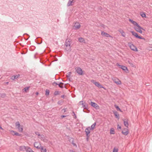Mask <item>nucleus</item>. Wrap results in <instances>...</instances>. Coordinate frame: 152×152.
I'll return each instance as SVG.
<instances>
[{
    "label": "nucleus",
    "mask_w": 152,
    "mask_h": 152,
    "mask_svg": "<svg viewBox=\"0 0 152 152\" xmlns=\"http://www.w3.org/2000/svg\"><path fill=\"white\" fill-rule=\"evenodd\" d=\"M58 85H58V86L59 87V86H60V85L61 84H64V83H62V82H58Z\"/></svg>",
    "instance_id": "nucleus-44"
},
{
    "label": "nucleus",
    "mask_w": 152,
    "mask_h": 152,
    "mask_svg": "<svg viewBox=\"0 0 152 152\" xmlns=\"http://www.w3.org/2000/svg\"><path fill=\"white\" fill-rule=\"evenodd\" d=\"M36 95H38V94H39V93L38 92H36Z\"/></svg>",
    "instance_id": "nucleus-56"
},
{
    "label": "nucleus",
    "mask_w": 152,
    "mask_h": 152,
    "mask_svg": "<svg viewBox=\"0 0 152 152\" xmlns=\"http://www.w3.org/2000/svg\"><path fill=\"white\" fill-rule=\"evenodd\" d=\"M73 113L74 115V118H76V115H75V112H73Z\"/></svg>",
    "instance_id": "nucleus-50"
},
{
    "label": "nucleus",
    "mask_w": 152,
    "mask_h": 152,
    "mask_svg": "<svg viewBox=\"0 0 152 152\" xmlns=\"http://www.w3.org/2000/svg\"><path fill=\"white\" fill-rule=\"evenodd\" d=\"M135 29L137 31L141 34L142 33V31L141 30L143 29V28L139 25L138 26H136L135 28Z\"/></svg>",
    "instance_id": "nucleus-7"
},
{
    "label": "nucleus",
    "mask_w": 152,
    "mask_h": 152,
    "mask_svg": "<svg viewBox=\"0 0 152 152\" xmlns=\"http://www.w3.org/2000/svg\"><path fill=\"white\" fill-rule=\"evenodd\" d=\"M40 149H41V152H46L47 150L46 148L44 149L43 147V146L41 147Z\"/></svg>",
    "instance_id": "nucleus-27"
},
{
    "label": "nucleus",
    "mask_w": 152,
    "mask_h": 152,
    "mask_svg": "<svg viewBox=\"0 0 152 152\" xmlns=\"http://www.w3.org/2000/svg\"><path fill=\"white\" fill-rule=\"evenodd\" d=\"M28 147V146H20L19 147V149L20 151H24L25 150L26 151Z\"/></svg>",
    "instance_id": "nucleus-13"
},
{
    "label": "nucleus",
    "mask_w": 152,
    "mask_h": 152,
    "mask_svg": "<svg viewBox=\"0 0 152 152\" xmlns=\"http://www.w3.org/2000/svg\"><path fill=\"white\" fill-rule=\"evenodd\" d=\"M117 64V66H118L119 68L123 70L124 71H125L126 70L128 71V69L127 68V67L126 66H125L123 65H120L118 64Z\"/></svg>",
    "instance_id": "nucleus-14"
},
{
    "label": "nucleus",
    "mask_w": 152,
    "mask_h": 152,
    "mask_svg": "<svg viewBox=\"0 0 152 152\" xmlns=\"http://www.w3.org/2000/svg\"><path fill=\"white\" fill-rule=\"evenodd\" d=\"M72 144L74 145V146L76 145L75 143H72Z\"/></svg>",
    "instance_id": "nucleus-57"
},
{
    "label": "nucleus",
    "mask_w": 152,
    "mask_h": 152,
    "mask_svg": "<svg viewBox=\"0 0 152 152\" xmlns=\"http://www.w3.org/2000/svg\"><path fill=\"white\" fill-rule=\"evenodd\" d=\"M132 34L137 38H138L139 39H143L144 40L145 39L144 38L142 37L138 36V34L135 32L132 31Z\"/></svg>",
    "instance_id": "nucleus-5"
},
{
    "label": "nucleus",
    "mask_w": 152,
    "mask_h": 152,
    "mask_svg": "<svg viewBox=\"0 0 152 152\" xmlns=\"http://www.w3.org/2000/svg\"><path fill=\"white\" fill-rule=\"evenodd\" d=\"M91 105L92 107H94L95 108L97 109H99V106L96 103L92 102H91Z\"/></svg>",
    "instance_id": "nucleus-11"
},
{
    "label": "nucleus",
    "mask_w": 152,
    "mask_h": 152,
    "mask_svg": "<svg viewBox=\"0 0 152 152\" xmlns=\"http://www.w3.org/2000/svg\"><path fill=\"white\" fill-rule=\"evenodd\" d=\"M128 45L132 50L136 52L138 51L137 48L135 45H134L132 43H128Z\"/></svg>",
    "instance_id": "nucleus-3"
},
{
    "label": "nucleus",
    "mask_w": 152,
    "mask_h": 152,
    "mask_svg": "<svg viewBox=\"0 0 152 152\" xmlns=\"http://www.w3.org/2000/svg\"><path fill=\"white\" fill-rule=\"evenodd\" d=\"M78 40L81 42H85L84 39L82 37L79 38Z\"/></svg>",
    "instance_id": "nucleus-23"
},
{
    "label": "nucleus",
    "mask_w": 152,
    "mask_h": 152,
    "mask_svg": "<svg viewBox=\"0 0 152 152\" xmlns=\"http://www.w3.org/2000/svg\"><path fill=\"white\" fill-rule=\"evenodd\" d=\"M79 104L80 105H82V107L84 108L83 111L84 112H86L84 110V109H88V105L85 102L83 101H80L79 102Z\"/></svg>",
    "instance_id": "nucleus-2"
},
{
    "label": "nucleus",
    "mask_w": 152,
    "mask_h": 152,
    "mask_svg": "<svg viewBox=\"0 0 152 152\" xmlns=\"http://www.w3.org/2000/svg\"><path fill=\"white\" fill-rule=\"evenodd\" d=\"M34 147L38 149H40L41 147V145L40 144H39L38 142H35L34 143Z\"/></svg>",
    "instance_id": "nucleus-10"
},
{
    "label": "nucleus",
    "mask_w": 152,
    "mask_h": 152,
    "mask_svg": "<svg viewBox=\"0 0 152 152\" xmlns=\"http://www.w3.org/2000/svg\"><path fill=\"white\" fill-rule=\"evenodd\" d=\"M132 24H133L134 26H138L139 24H138L135 21H134L132 23Z\"/></svg>",
    "instance_id": "nucleus-36"
},
{
    "label": "nucleus",
    "mask_w": 152,
    "mask_h": 152,
    "mask_svg": "<svg viewBox=\"0 0 152 152\" xmlns=\"http://www.w3.org/2000/svg\"><path fill=\"white\" fill-rule=\"evenodd\" d=\"M116 109H117V110H118L120 111H121V109L118 106H117L116 107Z\"/></svg>",
    "instance_id": "nucleus-48"
},
{
    "label": "nucleus",
    "mask_w": 152,
    "mask_h": 152,
    "mask_svg": "<svg viewBox=\"0 0 152 152\" xmlns=\"http://www.w3.org/2000/svg\"><path fill=\"white\" fill-rule=\"evenodd\" d=\"M101 34L104 37H111V36L109 34H107V33L104 32V31H102V32Z\"/></svg>",
    "instance_id": "nucleus-15"
},
{
    "label": "nucleus",
    "mask_w": 152,
    "mask_h": 152,
    "mask_svg": "<svg viewBox=\"0 0 152 152\" xmlns=\"http://www.w3.org/2000/svg\"><path fill=\"white\" fill-rule=\"evenodd\" d=\"M68 74L67 75V77L68 78L69 80L70 81V78H69V77L71 76V74H72V72H69L68 73H67Z\"/></svg>",
    "instance_id": "nucleus-28"
},
{
    "label": "nucleus",
    "mask_w": 152,
    "mask_h": 152,
    "mask_svg": "<svg viewBox=\"0 0 152 152\" xmlns=\"http://www.w3.org/2000/svg\"><path fill=\"white\" fill-rule=\"evenodd\" d=\"M54 94L55 95H57L59 94V92L58 91H55Z\"/></svg>",
    "instance_id": "nucleus-35"
},
{
    "label": "nucleus",
    "mask_w": 152,
    "mask_h": 152,
    "mask_svg": "<svg viewBox=\"0 0 152 152\" xmlns=\"http://www.w3.org/2000/svg\"><path fill=\"white\" fill-rule=\"evenodd\" d=\"M124 124L125 126H126L127 127H128V123L127 121H124Z\"/></svg>",
    "instance_id": "nucleus-29"
},
{
    "label": "nucleus",
    "mask_w": 152,
    "mask_h": 152,
    "mask_svg": "<svg viewBox=\"0 0 152 152\" xmlns=\"http://www.w3.org/2000/svg\"><path fill=\"white\" fill-rule=\"evenodd\" d=\"M15 135L18 136H20L21 135V134H19V133L16 132L15 134Z\"/></svg>",
    "instance_id": "nucleus-43"
},
{
    "label": "nucleus",
    "mask_w": 152,
    "mask_h": 152,
    "mask_svg": "<svg viewBox=\"0 0 152 152\" xmlns=\"http://www.w3.org/2000/svg\"><path fill=\"white\" fill-rule=\"evenodd\" d=\"M20 75L19 74H18V75H16L12 76L11 77V79L12 80H14L15 79H17L18 77H20Z\"/></svg>",
    "instance_id": "nucleus-17"
},
{
    "label": "nucleus",
    "mask_w": 152,
    "mask_h": 152,
    "mask_svg": "<svg viewBox=\"0 0 152 152\" xmlns=\"http://www.w3.org/2000/svg\"><path fill=\"white\" fill-rule=\"evenodd\" d=\"M122 133L125 135H127L129 133L128 129H124L122 131Z\"/></svg>",
    "instance_id": "nucleus-16"
},
{
    "label": "nucleus",
    "mask_w": 152,
    "mask_h": 152,
    "mask_svg": "<svg viewBox=\"0 0 152 152\" xmlns=\"http://www.w3.org/2000/svg\"><path fill=\"white\" fill-rule=\"evenodd\" d=\"M70 152H75L73 150H69Z\"/></svg>",
    "instance_id": "nucleus-54"
},
{
    "label": "nucleus",
    "mask_w": 152,
    "mask_h": 152,
    "mask_svg": "<svg viewBox=\"0 0 152 152\" xmlns=\"http://www.w3.org/2000/svg\"><path fill=\"white\" fill-rule=\"evenodd\" d=\"M77 24H78V25H77V29H78L80 27V25L79 23H77Z\"/></svg>",
    "instance_id": "nucleus-42"
},
{
    "label": "nucleus",
    "mask_w": 152,
    "mask_h": 152,
    "mask_svg": "<svg viewBox=\"0 0 152 152\" xmlns=\"http://www.w3.org/2000/svg\"><path fill=\"white\" fill-rule=\"evenodd\" d=\"M6 83L7 84H8V83H9V82H6Z\"/></svg>",
    "instance_id": "nucleus-58"
},
{
    "label": "nucleus",
    "mask_w": 152,
    "mask_h": 152,
    "mask_svg": "<svg viewBox=\"0 0 152 152\" xmlns=\"http://www.w3.org/2000/svg\"><path fill=\"white\" fill-rule=\"evenodd\" d=\"M96 124V123H94L91 126V127H90V129L91 130H93L95 127V126Z\"/></svg>",
    "instance_id": "nucleus-20"
},
{
    "label": "nucleus",
    "mask_w": 152,
    "mask_h": 152,
    "mask_svg": "<svg viewBox=\"0 0 152 152\" xmlns=\"http://www.w3.org/2000/svg\"><path fill=\"white\" fill-rule=\"evenodd\" d=\"M17 128L18 130V131L19 132H22L23 130V128L22 126L21 127V126H19V127H18Z\"/></svg>",
    "instance_id": "nucleus-24"
},
{
    "label": "nucleus",
    "mask_w": 152,
    "mask_h": 152,
    "mask_svg": "<svg viewBox=\"0 0 152 152\" xmlns=\"http://www.w3.org/2000/svg\"><path fill=\"white\" fill-rule=\"evenodd\" d=\"M6 96V94L5 93L0 94V97L2 98H4Z\"/></svg>",
    "instance_id": "nucleus-26"
},
{
    "label": "nucleus",
    "mask_w": 152,
    "mask_h": 152,
    "mask_svg": "<svg viewBox=\"0 0 152 152\" xmlns=\"http://www.w3.org/2000/svg\"><path fill=\"white\" fill-rule=\"evenodd\" d=\"M90 127H88L85 130V132L86 133V136H90Z\"/></svg>",
    "instance_id": "nucleus-9"
},
{
    "label": "nucleus",
    "mask_w": 152,
    "mask_h": 152,
    "mask_svg": "<svg viewBox=\"0 0 152 152\" xmlns=\"http://www.w3.org/2000/svg\"><path fill=\"white\" fill-rule=\"evenodd\" d=\"M118 148H114L113 152H118Z\"/></svg>",
    "instance_id": "nucleus-39"
},
{
    "label": "nucleus",
    "mask_w": 152,
    "mask_h": 152,
    "mask_svg": "<svg viewBox=\"0 0 152 152\" xmlns=\"http://www.w3.org/2000/svg\"><path fill=\"white\" fill-rule=\"evenodd\" d=\"M15 125L16 126L19 127V126H20V123L19 121H17L15 123Z\"/></svg>",
    "instance_id": "nucleus-33"
},
{
    "label": "nucleus",
    "mask_w": 152,
    "mask_h": 152,
    "mask_svg": "<svg viewBox=\"0 0 152 152\" xmlns=\"http://www.w3.org/2000/svg\"><path fill=\"white\" fill-rule=\"evenodd\" d=\"M26 152H34L30 147H28L26 150Z\"/></svg>",
    "instance_id": "nucleus-21"
},
{
    "label": "nucleus",
    "mask_w": 152,
    "mask_h": 152,
    "mask_svg": "<svg viewBox=\"0 0 152 152\" xmlns=\"http://www.w3.org/2000/svg\"><path fill=\"white\" fill-rule=\"evenodd\" d=\"M114 129L113 128H111L110 130V134H115Z\"/></svg>",
    "instance_id": "nucleus-25"
},
{
    "label": "nucleus",
    "mask_w": 152,
    "mask_h": 152,
    "mask_svg": "<svg viewBox=\"0 0 152 152\" xmlns=\"http://www.w3.org/2000/svg\"><path fill=\"white\" fill-rule=\"evenodd\" d=\"M35 133L36 135H37L38 136H40L41 135V134L39 133V132H35Z\"/></svg>",
    "instance_id": "nucleus-41"
},
{
    "label": "nucleus",
    "mask_w": 152,
    "mask_h": 152,
    "mask_svg": "<svg viewBox=\"0 0 152 152\" xmlns=\"http://www.w3.org/2000/svg\"><path fill=\"white\" fill-rule=\"evenodd\" d=\"M74 23L75 24L73 27V29H76V26H75V24H76V22H74Z\"/></svg>",
    "instance_id": "nucleus-45"
},
{
    "label": "nucleus",
    "mask_w": 152,
    "mask_h": 152,
    "mask_svg": "<svg viewBox=\"0 0 152 152\" xmlns=\"http://www.w3.org/2000/svg\"><path fill=\"white\" fill-rule=\"evenodd\" d=\"M83 71L80 68L77 67V73L79 75H83Z\"/></svg>",
    "instance_id": "nucleus-6"
},
{
    "label": "nucleus",
    "mask_w": 152,
    "mask_h": 152,
    "mask_svg": "<svg viewBox=\"0 0 152 152\" xmlns=\"http://www.w3.org/2000/svg\"><path fill=\"white\" fill-rule=\"evenodd\" d=\"M73 0H69L67 4V6L68 7H69L71 6H72L73 5V3H74L73 2Z\"/></svg>",
    "instance_id": "nucleus-19"
},
{
    "label": "nucleus",
    "mask_w": 152,
    "mask_h": 152,
    "mask_svg": "<svg viewBox=\"0 0 152 152\" xmlns=\"http://www.w3.org/2000/svg\"><path fill=\"white\" fill-rule=\"evenodd\" d=\"M50 91L48 89H46L45 91V95L47 96L48 95H49V94Z\"/></svg>",
    "instance_id": "nucleus-31"
},
{
    "label": "nucleus",
    "mask_w": 152,
    "mask_h": 152,
    "mask_svg": "<svg viewBox=\"0 0 152 152\" xmlns=\"http://www.w3.org/2000/svg\"><path fill=\"white\" fill-rule=\"evenodd\" d=\"M66 117V115H61V118H64Z\"/></svg>",
    "instance_id": "nucleus-49"
},
{
    "label": "nucleus",
    "mask_w": 152,
    "mask_h": 152,
    "mask_svg": "<svg viewBox=\"0 0 152 152\" xmlns=\"http://www.w3.org/2000/svg\"><path fill=\"white\" fill-rule=\"evenodd\" d=\"M128 62L131 66L133 67L134 66V65L132 63V62L131 61H128Z\"/></svg>",
    "instance_id": "nucleus-34"
},
{
    "label": "nucleus",
    "mask_w": 152,
    "mask_h": 152,
    "mask_svg": "<svg viewBox=\"0 0 152 152\" xmlns=\"http://www.w3.org/2000/svg\"><path fill=\"white\" fill-rule=\"evenodd\" d=\"M91 82L93 83L96 86L99 88H103L104 89H106L104 87H103L98 82L95 81L94 80H92Z\"/></svg>",
    "instance_id": "nucleus-4"
},
{
    "label": "nucleus",
    "mask_w": 152,
    "mask_h": 152,
    "mask_svg": "<svg viewBox=\"0 0 152 152\" xmlns=\"http://www.w3.org/2000/svg\"><path fill=\"white\" fill-rule=\"evenodd\" d=\"M25 34H26V35H27L29 37H30V36L29 35H28V34H27V33L24 34L23 35H24Z\"/></svg>",
    "instance_id": "nucleus-55"
},
{
    "label": "nucleus",
    "mask_w": 152,
    "mask_h": 152,
    "mask_svg": "<svg viewBox=\"0 0 152 152\" xmlns=\"http://www.w3.org/2000/svg\"><path fill=\"white\" fill-rule=\"evenodd\" d=\"M66 110H67V108H64L61 111L63 113H65L66 111Z\"/></svg>",
    "instance_id": "nucleus-46"
},
{
    "label": "nucleus",
    "mask_w": 152,
    "mask_h": 152,
    "mask_svg": "<svg viewBox=\"0 0 152 152\" xmlns=\"http://www.w3.org/2000/svg\"><path fill=\"white\" fill-rule=\"evenodd\" d=\"M129 20L132 23L134 21L133 20L131 19H129Z\"/></svg>",
    "instance_id": "nucleus-51"
},
{
    "label": "nucleus",
    "mask_w": 152,
    "mask_h": 152,
    "mask_svg": "<svg viewBox=\"0 0 152 152\" xmlns=\"http://www.w3.org/2000/svg\"><path fill=\"white\" fill-rule=\"evenodd\" d=\"M117 128L119 129H121V127L119 125H118L117 126Z\"/></svg>",
    "instance_id": "nucleus-52"
},
{
    "label": "nucleus",
    "mask_w": 152,
    "mask_h": 152,
    "mask_svg": "<svg viewBox=\"0 0 152 152\" xmlns=\"http://www.w3.org/2000/svg\"><path fill=\"white\" fill-rule=\"evenodd\" d=\"M118 31L120 32L122 36L123 37H125L126 36L125 33L121 29H119Z\"/></svg>",
    "instance_id": "nucleus-18"
},
{
    "label": "nucleus",
    "mask_w": 152,
    "mask_h": 152,
    "mask_svg": "<svg viewBox=\"0 0 152 152\" xmlns=\"http://www.w3.org/2000/svg\"><path fill=\"white\" fill-rule=\"evenodd\" d=\"M114 114L115 115L116 118H118V119L119 118V115L118 114L117 112H114Z\"/></svg>",
    "instance_id": "nucleus-22"
},
{
    "label": "nucleus",
    "mask_w": 152,
    "mask_h": 152,
    "mask_svg": "<svg viewBox=\"0 0 152 152\" xmlns=\"http://www.w3.org/2000/svg\"><path fill=\"white\" fill-rule=\"evenodd\" d=\"M66 84H65L64 86V84H61L60 86H59V87L61 88H63L64 87L66 88L65 85Z\"/></svg>",
    "instance_id": "nucleus-38"
},
{
    "label": "nucleus",
    "mask_w": 152,
    "mask_h": 152,
    "mask_svg": "<svg viewBox=\"0 0 152 152\" xmlns=\"http://www.w3.org/2000/svg\"><path fill=\"white\" fill-rule=\"evenodd\" d=\"M75 69L76 70V68H75Z\"/></svg>",
    "instance_id": "nucleus-61"
},
{
    "label": "nucleus",
    "mask_w": 152,
    "mask_h": 152,
    "mask_svg": "<svg viewBox=\"0 0 152 152\" xmlns=\"http://www.w3.org/2000/svg\"><path fill=\"white\" fill-rule=\"evenodd\" d=\"M65 50L67 51H69L71 50V46L70 42L69 40L66 39L64 45Z\"/></svg>",
    "instance_id": "nucleus-1"
},
{
    "label": "nucleus",
    "mask_w": 152,
    "mask_h": 152,
    "mask_svg": "<svg viewBox=\"0 0 152 152\" xmlns=\"http://www.w3.org/2000/svg\"><path fill=\"white\" fill-rule=\"evenodd\" d=\"M58 82L57 83L55 82H54L52 83V85L54 86H56L57 85H58Z\"/></svg>",
    "instance_id": "nucleus-40"
},
{
    "label": "nucleus",
    "mask_w": 152,
    "mask_h": 152,
    "mask_svg": "<svg viewBox=\"0 0 152 152\" xmlns=\"http://www.w3.org/2000/svg\"><path fill=\"white\" fill-rule=\"evenodd\" d=\"M30 87V86L29 87H26L24 88V91L25 92H27V90H28L29 88Z\"/></svg>",
    "instance_id": "nucleus-32"
},
{
    "label": "nucleus",
    "mask_w": 152,
    "mask_h": 152,
    "mask_svg": "<svg viewBox=\"0 0 152 152\" xmlns=\"http://www.w3.org/2000/svg\"><path fill=\"white\" fill-rule=\"evenodd\" d=\"M16 132L15 131L13 130H12L11 131V134L13 136L15 135V133Z\"/></svg>",
    "instance_id": "nucleus-37"
},
{
    "label": "nucleus",
    "mask_w": 152,
    "mask_h": 152,
    "mask_svg": "<svg viewBox=\"0 0 152 152\" xmlns=\"http://www.w3.org/2000/svg\"><path fill=\"white\" fill-rule=\"evenodd\" d=\"M113 80L114 82L117 85H120L121 84V81L118 78H114Z\"/></svg>",
    "instance_id": "nucleus-8"
},
{
    "label": "nucleus",
    "mask_w": 152,
    "mask_h": 152,
    "mask_svg": "<svg viewBox=\"0 0 152 152\" xmlns=\"http://www.w3.org/2000/svg\"><path fill=\"white\" fill-rule=\"evenodd\" d=\"M86 140L87 141H88L90 136H86Z\"/></svg>",
    "instance_id": "nucleus-47"
},
{
    "label": "nucleus",
    "mask_w": 152,
    "mask_h": 152,
    "mask_svg": "<svg viewBox=\"0 0 152 152\" xmlns=\"http://www.w3.org/2000/svg\"><path fill=\"white\" fill-rule=\"evenodd\" d=\"M140 15L143 18H146V15L144 12H142L140 13Z\"/></svg>",
    "instance_id": "nucleus-30"
},
{
    "label": "nucleus",
    "mask_w": 152,
    "mask_h": 152,
    "mask_svg": "<svg viewBox=\"0 0 152 152\" xmlns=\"http://www.w3.org/2000/svg\"><path fill=\"white\" fill-rule=\"evenodd\" d=\"M40 137L39 138L41 140L45 142H46L48 141L44 135L41 134Z\"/></svg>",
    "instance_id": "nucleus-12"
},
{
    "label": "nucleus",
    "mask_w": 152,
    "mask_h": 152,
    "mask_svg": "<svg viewBox=\"0 0 152 152\" xmlns=\"http://www.w3.org/2000/svg\"><path fill=\"white\" fill-rule=\"evenodd\" d=\"M57 61V59L56 58V60H55V61Z\"/></svg>",
    "instance_id": "nucleus-60"
},
{
    "label": "nucleus",
    "mask_w": 152,
    "mask_h": 152,
    "mask_svg": "<svg viewBox=\"0 0 152 152\" xmlns=\"http://www.w3.org/2000/svg\"><path fill=\"white\" fill-rule=\"evenodd\" d=\"M58 104H60V103H59V101H58Z\"/></svg>",
    "instance_id": "nucleus-59"
},
{
    "label": "nucleus",
    "mask_w": 152,
    "mask_h": 152,
    "mask_svg": "<svg viewBox=\"0 0 152 152\" xmlns=\"http://www.w3.org/2000/svg\"><path fill=\"white\" fill-rule=\"evenodd\" d=\"M65 96V95L63 94V95H62L61 96V97L62 98H64V97Z\"/></svg>",
    "instance_id": "nucleus-53"
}]
</instances>
